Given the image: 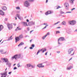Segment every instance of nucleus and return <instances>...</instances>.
<instances>
[{
    "label": "nucleus",
    "mask_w": 77,
    "mask_h": 77,
    "mask_svg": "<svg viewBox=\"0 0 77 77\" xmlns=\"http://www.w3.org/2000/svg\"><path fill=\"white\" fill-rule=\"evenodd\" d=\"M2 60L5 61V62H7L6 65H8V66L10 67L11 66V63H9V62L8 61V59L7 58H3Z\"/></svg>",
    "instance_id": "nucleus-1"
},
{
    "label": "nucleus",
    "mask_w": 77,
    "mask_h": 77,
    "mask_svg": "<svg viewBox=\"0 0 77 77\" xmlns=\"http://www.w3.org/2000/svg\"><path fill=\"white\" fill-rule=\"evenodd\" d=\"M24 6L25 7H29L30 6V3L28 1H26L24 2Z\"/></svg>",
    "instance_id": "nucleus-2"
},
{
    "label": "nucleus",
    "mask_w": 77,
    "mask_h": 77,
    "mask_svg": "<svg viewBox=\"0 0 77 77\" xmlns=\"http://www.w3.org/2000/svg\"><path fill=\"white\" fill-rule=\"evenodd\" d=\"M69 24L72 26H73L76 24V21L75 20L70 21L69 22Z\"/></svg>",
    "instance_id": "nucleus-3"
},
{
    "label": "nucleus",
    "mask_w": 77,
    "mask_h": 77,
    "mask_svg": "<svg viewBox=\"0 0 77 77\" xmlns=\"http://www.w3.org/2000/svg\"><path fill=\"white\" fill-rule=\"evenodd\" d=\"M65 40V38L64 37H60V38H59L58 40V42L59 44H60V45H61V44H62L60 43L59 42V41H63Z\"/></svg>",
    "instance_id": "nucleus-4"
},
{
    "label": "nucleus",
    "mask_w": 77,
    "mask_h": 77,
    "mask_svg": "<svg viewBox=\"0 0 77 77\" xmlns=\"http://www.w3.org/2000/svg\"><path fill=\"white\" fill-rule=\"evenodd\" d=\"M73 51H74V49L72 48L69 49L68 51V54H71L72 53Z\"/></svg>",
    "instance_id": "nucleus-5"
},
{
    "label": "nucleus",
    "mask_w": 77,
    "mask_h": 77,
    "mask_svg": "<svg viewBox=\"0 0 77 77\" xmlns=\"http://www.w3.org/2000/svg\"><path fill=\"white\" fill-rule=\"evenodd\" d=\"M0 74L1 75V77H6V76H7V72H5L3 73H0Z\"/></svg>",
    "instance_id": "nucleus-6"
},
{
    "label": "nucleus",
    "mask_w": 77,
    "mask_h": 77,
    "mask_svg": "<svg viewBox=\"0 0 77 77\" xmlns=\"http://www.w3.org/2000/svg\"><path fill=\"white\" fill-rule=\"evenodd\" d=\"M7 27L8 28L9 30H11L13 28L12 25V24L8 23L7 24Z\"/></svg>",
    "instance_id": "nucleus-7"
},
{
    "label": "nucleus",
    "mask_w": 77,
    "mask_h": 77,
    "mask_svg": "<svg viewBox=\"0 0 77 77\" xmlns=\"http://www.w3.org/2000/svg\"><path fill=\"white\" fill-rule=\"evenodd\" d=\"M35 21H31L29 22L28 23V26H33L35 25Z\"/></svg>",
    "instance_id": "nucleus-8"
},
{
    "label": "nucleus",
    "mask_w": 77,
    "mask_h": 77,
    "mask_svg": "<svg viewBox=\"0 0 77 77\" xmlns=\"http://www.w3.org/2000/svg\"><path fill=\"white\" fill-rule=\"evenodd\" d=\"M64 6L66 8V9L68 10L69 8V4L67 3H64Z\"/></svg>",
    "instance_id": "nucleus-9"
},
{
    "label": "nucleus",
    "mask_w": 77,
    "mask_h": 77,
    "mask_svg": "<svg viewBox=\"0 0 77 77\" xmlns=\"http://www.w3.org/2000/svg\"><path fill=\"white\" fill-rule=\"evenodd\" d=\"M22 24H23V25L26 27V26H29V25L27 24V22H21Z\"/></svg>",
    "instance_id": "nucleus-10"
},
{
    "label": "nucleus",
    "mask_w": 77,
    "mask_h": 77,
    "mask_svg": "<svg viewBox=\"0 0 77 77\" xmlns=\"http://www.w3.org/2000/svg\"><path fill=\"white\" fill-rule=\"evenodd\" d=\"M20 36L16 37L15 38V42L16 43H17V42H18L20 40V38H19Z\"/></svg>",
    "instance_id": "nucleus-11"
},
{
    "label": "nucleus",
    "mask_w": 77,
    "mask_h": 77,
    "mask_svg": "<svg viewBox=\"0 0 77 77\" xmlns=\"http://www.w3.org/2000/svg\"><path fill=\"white\" fill-rule=\"evenodd\" d=\"M52 13V12H51V11H48L45 13V15H48V14H51Z\"/></svg>",
    "instance_id": "nucleus-12"
},
{
    "label": "nucleus",
    "mask_w": 77,
    "mask_h": 77,
    "mask_svg": "<svg viewBox=\"0 0 77 77\" xmlns=\"http://www.w3.org/2000/svg\"><path fill=\"white\" fill-rule=\"evenodd\" d=\"M2 8L3 11H6L7 10V8L5 6H3Z\"/></svg>",
    "instance_id": "nucleus-13"
},
{
    "label": "nucleus",
    "mask_w": 77,
    "mask_h": 77,
    "mask_svg": "<svg viewBox=\"0 0 77 77\" xmlns=\"http://www.w3.org/2000/svg\"><path fill=\"white\" fill-rule=\"evenodd\" d=\"M5 14V13L2 10H0V15H3Z\"/></svg>",
    "instance_id": "nucleus-14"
},
{
    "label": "nucleus",
    "mask_w": 77,
    "mask_h": 77,
    "mask_svg": "<svg viewBox=\"0 0 77 77\" xmlns=\"http://www.w3.org/2000/svg\"><path fill=\"white\" fill-rule=\"evenodd\" d=\"M73 68V67H72V66H70V67H68L67 69V70H70V69H71V68Z\"/></svg>",
    "instance_id": "nucleus-15"
},
{
    "label": "nucleus",
    "mask_w": 77,
    "mask_h": 77,
    "mask_svg": "<svg viewBox=\"0 0 77 77\" xmlns=\"http://www.w3.org/2000/svg\"><path fill=\"white\" fill-rule=\"evenodd\" d=\"M37 66L39 67V68H44V66H43L42 67L41 66V64L37 65Z\"/></svg>",
    "instance_id": "nucleus-16"
},
{
    "label": "nucleus",
    "mask_w": 77,
    "mask_h": 77,
    "mask_svg": "<svg viewBox=\"0 0 77 77\" xmlns=\"http://www.w3.org/2000/svg\"><path fill=\"white\" fill-rule=\"evenodd\" d=\"M23 55L22 54H20V59H23Z\"/></svg>",
    "instance_id": "nucleus-17"
},
{
    "label": "nucleus",
    "mask_w": 77,
    "mask_h": 77,
    "mask_svg": "<svg viewBox=\"0 0 77 77\" xmlns=\"http://www.w3.org/2000/svg\"><path fill=\"white\" fill-rule=\"evenodd\" d=\"M16 55V59H18L19 58H20V54H18L15 55Z\"/></svg>",
    "instance_id": "nucleus-18"
},
{
    "label": "nucleus",
    "mask_w": 77,
    "mask_h": 77,
    "mask_svg": "<svg viewBox=\"0 0 77 77\" xmlns=\"http://www.w3.org/2000/svg\"><path fill=\"white\" fill-rule=\"evenodd\" d=\"M75 0H69V2L70 3H72V4H73L74 3V1Z\"/></svg>",
    "instance_id": "nucleus-19"
},
{
    "label": "nucleus",
    "mask_w": 77,
    "mask_h": 77,
    "mask_svg": "<svg viewBox=\"0 0 77 77\" xmlns=\"http://www.w3.org/2000/svg\"><path fill=\"white\" fill-rule=\"evenodd\" d=\"M16 56L15 55L14 56H13L12 57V59H15L16 60H17V58H16Z\"/></svg>",
    "instance_id": "nucleus-20"
},
{
    "label": "nucleus",
    "mask_w": 77,
    "mask_h": 77,
    "mask_svg": "<svg viewBox=\"0 0 77 77\" xmlns=\"http://www.w3.org/2000/svg\"><path fill=\"white\" fill-rule=\"evenodd\" d=\"M31 66V64L29 63L26 64V66L28 68H30V67Z\"/></svg>",
    "instance_id": "nucleus-21"
},
{
    "label": "nucleus",
    "mask_w": 77,
    "mask_h": 77,
    "mask_svg": "<svg viewBox=\"0 0 77 77\" xmlns=\"http://www.w3.org/2000/svg\"><path fill=\"white\" fill-rule=\"evenodd\" d=\"M46 37H47V35H44V36H43L42 37V39H43V40H44V39H45V38Z\"/></svg>",
    "instance_id": "nucleus-22"
},
{
    "label": "nucleus",
    "mask_w": 77,
    "mask_h": 77,
    "mask_svg": "<svg viewBox=\"0 0 77 77\" xmlns=\"http://www.w3.org/2000/svg\"><path fill=\"white\" fill-rule=\"evenodd\" d=\"M16 17H17L19 19H20V14H17L16 15Z\"/></svg>",
    "instance_id": "nucleus-23"
},
{
    "label": "nucleus",
    "mask_w": 77,
    "mask_h": 77,
    "mask_svg": "<svg viewBox=\"0 0 77 77\" xmlns=\"http://www.w3.org/2000/svg\"><path fill=\"white\" fill-rule=\"evenodd\" d=\"M22 38H23V35L21 34L20 35V39H22Z\"/></svg>",
    "instance_id": "nucleus-24"
},
{
    "label": "nucleus",
    "mask_w": 77,
    "mask_h": 77,
    "mask_svg": "<svg viewBox=\"0 0 77 77\" xmlns=\"http://www.w3.org/2000/svg\"><path fill=\"white\" fill-rule=\"evenodd\" d=\"M11 37H12V36H11L8 40L7 41H10V40H11L12 39V38H11Z\"/></svg>",
    "instance_id": "nucleus-25"
},
{
    "label": "nucleus",
    "mask_w": 77,
    "mask_h": 77,
    "mask_svg": "<svg viewBox=\"0 0 77 77\" xmlns=\"http://www.w3.org/2000/svg\"><path fill=\"white\" fill-rule=\"evenodd\" d=\"M62 24H63V25H66V23L64 21L62 22Z\"/></svg>",
    "instance_id": "nucleus-26"
},
{
    "label": "nucleus",
    "mask_w": 77,
    "mask_h": 77,
    "mask_svg": "<svg viewBox=\"0 0 77 77\" xmlns=\"http://www.w3.org/2000/svg\"><path fill=\"white\" fill-rule=\"evenodd\" d=\"M24 43L21 42L20 44V45H24Z\"/></svg>",
    "instance_id": "nucleus-27"
},
{
    "label": "nucleus",
    "mask_w": 77,
    "mask_h": 77,
    "mask_svg": "<svg viewBox=\"0 0 77 77\" xmlns=\"http://www.w3.org/2000/svg\"><path fill=\"white\" fill-rule=\"evenodd\" d=\"M16 8L17 10H19V9H20V7L18 6L16 7Z\"/></svg>",
    "instance_id": "nucleus-28"
},
{
    "label": "nucleus",
    "mask_w": 77,
    "mask_h": 77,
    "mask_svg": "<svg viewBox=\"0 0 77 77\" xmlns=\"http://www.w3.org/2000/svg\"><path fill=\"white\" fill-rule=\"evenodd\" d=\"M47 66H49V65H51V63H48L46 64Z\"/></svg>",
    "instance_id": "nucleus-29"
},
{
    "label": "nucleus",
    "mask_w": 77,
    "mask_h": 77,
    "mask_svg": "<svg viewBox=\"0 0 77 77\" xmlns=\"http://www.w3.org/2000/svg\"><path fill=\"white\" fill-rule=\"evenodd\" d=\"M23 17H22V16L20 17V20H23Z\"/></svg>",
    "instance_id": "nucleus-30"
},
{
    "label": "nucleus",
    "mask_w": 77,
    "mask_h": 77,
    "mask_svg": "<svg viewBox=\"0 0 77 77\" xmlns=\"http://www.w3.org/2000/svg\"><path fill=\"white\" fill-rule=\"evenodd\" d=\"M0 27L1 29L2 30L3 28V26L2 25H1L0 26Z\"/></svg>",
    "instance_id": "nucleus-31"
},
{
    "label": "nucleus",
    "mask_w": 77,
    "mask_h": 77,
    "mask_svg": "<svg viewBox=\"0 0 77 77\" xmlns=\"http://www.w3.org/2000/svg\"><path fill=\"white\" fill-rule=\"evenodd\" d=\"M40 50H39L37 53V54H36L37 55H38L39 54V53H40Z\"/></svg>",
    "instance_id": "nucleus-32"
},
{
    "label": "nucleus",
    "mask_w": 77,
    "mask_h": 77,
    "mask_svg": "<svg viewBox=\"0 0 77 77\" xmlns=\"http://www.w3.org/2000/svg\"><path fill=\"white\" fill-rule=\"evenodd\" d=\"M60 23V21H59L57 23H54V25H53L52 26H54V25H56V24H58V23Z\"/></svg>",
    "instance_id": "nucleus-33"
},
{
    "label": "nucleus",
    "mask_w": 77,
    "mask_h": 77,
    "mask_svg": "<svg viewBox=\"0 0 77 77\" xmlns=\"http://www.w3.org/2000/svg\"><path fill=\"white\" fill-rule=\"evenodd\" d=\"M30 67H31L32 68H35V66L31 64Z\"/></svg>",
    "instance_id": "nucleus-34"
},
{
    "label": "nucleus",
    "mask_w": 77,
    "mask_h": 77,
    "mask_svg": "<svg viewBox=\"0 0 77 77\" xmlns=\"http://www.w3.org/2000/svg\"><path fill=\"white\" fill-rule=\"evenodd\" d=\"M60 14H62L65 13H64V12H63V11H60Z\"/></svg>",
    "instance_id": "nucleus-35"
},
{
    "label": "nucleus",
    "mask_w": 77,
    "mask_h": 77,
    "mask_svg": "<svg viewBox=\"0 0 77 77\" xmlns=\"http://www.w3.org/2000/svg\"><path fill=\"white\" fill-rule=\"evenodd\" d=\"M60 31H56V34H58V33H60Z\"/></svg>",
    "instance_id": "nucleus-36"
},
{
    "label": "nucleus",
    "mask_w": 77,
    "mask_h": 77,
    "mask_svg": "<svg viewBox=\"0 0 77 77\" xmlns=\"http://www.w3.org/2000/svg\"><path fill=\"white\" fill-rule=\"evenodd\" d=\"M50 35V32H48L47 33V34H46L45 35H46V36L48 35Z\"/></svg>",
    "instance_id": "nucleus-37"
},
{
    "label": "nucleus",
    "mask_w": 77,
    "mask_h": 77,
    "mask_svg": "<svg viewBox=\"0 0 77 77\" xmlns=\"http://www.w3.org/2000/svg\"><path fill=\"white\" fill-rule=\"evenodd\" d=\"M59 8H60V6H57V8H56V9H58Z\"/></svg>",
    "instance_id": "nucleus-38"
},
{
    "label": "nucleus",
    "mask_w": 77,
    "mask_h": 77,
    "mask_svg": "<svg viewBox=\"0 0 77 77\" xmlns=\"http://www.w3.org/2000/svg\"><path fill=\"white\" fill-rule=\"evenodd\" d=\"M19 28H18V27H17V29H15V31H17V30H19Z\"/></svg>",
    "instance_id": "nucleus-39"
},
{
    "label": "nucleus",
    "mask_w": 77,
    "mask_h": 77,
    "mask_svg": "<svg viewBox=\"0 0 77 77\" xmlns=\"http://www.w3.org/2000/svg\"><path fill=\"white\" fill-rule=\"evenodd\" d=\"M17 66L18 68H19L20 67V63H19L17 64Z\"/></svg>",
    "instance_id": "nucleus-40"
},
{
    "label": "nucleus",
    "mask_w": 77,
    "mask_h": 77,
    "mask_svg": "<svg viewBox=\"0 0 77 77\" xmlns=\"http://www.w3.org/2000/svg\"><path fill=\"white\" fill-rule=\"evenodd\" d=\"M32 47H33V48L35 47V45H34V44H32Z\"/></svg>",
    "instance_id": "nucleus-41"
},
{
    "label": "nucleus",
    "mask_w": 77,
    "mask_h": 77,
    "mask_svg": "<svg viewBox=\"0 0 77 77\" xmlns=\"http://www.w3.org/2000/svg\"><path fill=\"white\" fill-rule=\"evenodd\" d=\"M27 30H28V31H29V30H30L29 27H28L27 28Z\"/></svg>",
    "instance_id": "nucleus-42"
},
{
    "label": "nucleus",
    "mask_w": 77,
    "mask_h": 77,
    "mask_svg": "<svg viewBox=\"0 0 77 77\" xmlns=\"http://www.w3.org/2000/svg\"><path fill=\"white\" fill-rule=\"evenodd\" d=\"M17 69V67H15L14 69H13L14 70H15V69Z\"/></svg>",
    "instance_id": "nucleus-43"
},
{
    "label": "nucleus",
    "mask_w": 77,
    "mask_h": 77,
    "mask_svg": "<svg viewBox=\"0 0 77 77\" xmlns=\"http://www.w3.org/2000/svg\"><path fill=\"white\" fill-rule=\"evenodd\" d=\"M74 52H73L72 54H71V56H73V55H74Z\"/></svg>",
    "instance_id": "nucleus-44"
},
{
    "label": "nucleus",
    "mask_w": 77,
    "mask_h": 77,
    "mask_svg": "<svg viewBox=\"0 0 77 77\" xmlns=\"http://www.w3.org/2000/svg\"><path fill=\"white\" fill-rule=\"evenodd\" d=\"M43 50L44 51H47V49L46 48H43Z\"/></svg>",
    "instance_id": "nucleus-45"
},
{
    "label": "nucleus",
    "mask_w": 77,
    "mask_h": 77,
    "mask_svg": "<svg viewBox=\"0 0 77 77\" xmlns=\"http://www.w3.org/2000/svg\"><path fill=\"white\" fill-rule=\"evenodd\" d=\"M47 62H48L47 61H45V62L43 63H43H43H47Z\"/></svg>",
    "instance_id": "nucleus-46"
},
{
    "label": "nucleus",
    "mask_w": 77,
    "mask_h": 77,
    "mask_svg": "<svg viewBox=\"0 0 77 77\" xmlns=\"http://www.w3.org/2000/svg\"><path fill=\"white\" fill-rule=\"evenodd\" d=\"M66 14H68V13H71V11H69V12H66Z\"/></svg>",
    "instance_id": "nucleus-47"
},
{
    "label": "nucleus",
    "mask_w": 77,
    "mask_h": 77,
    "mask_svg": "<svg viewBox=\"0 0 77 77\" xmlns=\"http://www.w3.org/2000/svg\"><path fill=\"white\" fill-rule=\"evenodd\" d=\"M43 49H44V48H42L41 50H40V51H42L43 50Z\"/></svg>",
    "instance_id": "nucleus-48"
},
{
    "label": "nucleus",
    "mask_w": 77,
    "mask_h": 77,
    "mask_svg": "<svg viewBox=\"0 0 77 77\" xmlns=\"http://www.w3.org/2000/svg\"><path fill=\"white\" fill-rule=\"evenodd\" d=\"M6 53V51H5V52H3V53H1L2 54H5Z\"/></svg>",
    "instance_id": "nucleus-49"
},
{
    "label": "nucleus",
    "mask_w": 77,
    "mask_h": 77,
    "mask_svg": "<svg viewBox=\"0 0 77 77\" xmlns=\"http://www.w3.org/2000/svg\"><path fill=\"white\" fill-rule=\"evenodd\" d=\"M5 21H7L8 20V18H5Z\"/></svg>",
    "instance_id": "nucleus-50"
},
{
    "label": "nucleus",
    "mask_w": 77,
    "mask_h": 77,
    "mask_svg": "<svg viewBox=\"0 0 77 77\" xmlns=\"http://www.w3.org/2000/svg\"><path fill=\"white\" fill-rule=\"evenodd\" d=\"M12 73V72H8V74H11Z\"/></svg>",
    "instance_id": "nucleus-51"
},
{
    "label": "nucleus",
    "mask_w": 77,
    "mask_h": 77,
    "mask_svg": "<svg viewBox=\"0 0 77 77\" xmlns=\"http://www.w3.org/2000/svg\"><path fill=\"white\" fill-rule=\"evenodd\" d=\"M75 9V8H73L71 10V11H73V10H74V9Z\"/></svg>",
    "instance_id": "nucleus-52"
},
{
    "label": "nucleus",
    "mask_w": 77,
    "mask_h": 77,
    "mask_svg": "<svg viewBox=\"0 0 77 77\" xmlns=\"http://www.w3.org/2000/svg\"><path fill=\"white\" fill-rule=\"evenodd\" d=\"M47 27V26H45V27H44L42 29V30H43V29H45V28H46Z\"/></svg>",
    "instance_id": "nucleus-53"
},
{
    "label": "nucleus",
    "mask_w": 77,
    "mask_h": 77,
    "mask_svg": "<svg viewBox=\"0 0 77 77\" xmlns=\"http://www.w3.org/2000/svg\"><path fill=\"white\" fill-rule=\"evenodd\" d=\"M3 50H0V52H3Z\"/></svg>",
    "instance_id": "nucleus-54"
},
{
    "label": "nucleus",
    "mask_w": 77,
    "mask_h": 77,
    "mask_svg": "<svg viewBox=\"0 0 77 77\" xmlns=\"http://www.w3.org/2000/svg\"><path fill=\"white\" fill-rule=\"evenodd\" d=\"M30 49H33V47H31L29 48Z\"/></svg>",
    "instance_id": "nucleus-55"
},
{
    "label": "nucleus",
    "mask_w": 77,
    "mask_h": 77,
    "mask_svg": "<svg viewBox=\"0 0 77 77\" xmlns=\"http://www.w3.org/2000/svg\"><path fill=\"white\" fill-rule=\"evenodd\" d=\"M48 53V52H47L46 53H45V55L46 56V55H47V53Z\"/></svg>",
    "instance_id": "nucleus-56"
},
{
    "label": "nucleus",
    "mask_w": 77,
    "mask_h": 77,
    "mask_svg": "<svg viewBox=\"0 0 77 77\" xmlns=\"http://www.w3.org/2000/svg\"><path fill=\"white\" fill-rule=\"evenodd\" d=\"M57 29H60V27H57Z\"/></svg>",
    "instance_id": "nucleus-57"
},
{
    "label": "nucleus",
    "mask_w": 77,
    "mask_h": 77,
    "mask_svg": "<svg viewBox=\"0 0 77 77\" xmlns=\"http://www.w3.org/2000/svg\"><path fill=\"white\" fill-rule=\"evenodd\" d=\"M26 21L27 22H29V20L28 19H27L26 20Z\"/></svg>",
    "instance_id": "nucleus-58"
},
{
    "label": "nucleus",
    "mask_w": 77,
    "mask_h": 77,
    "mask_svg": "<svg viewBox=\"0 0 77 77\" xmlns=\"http://www.w3.org/2000/svg\"><path fill=\"white\" fill-rule=\"evenodd\" d=\"M43 64V63H41V66H42H42H42V64Z\"/></svg>",
    "instance_id": "nucleus-59"
},
{
    "label": "nucleus",
    "mask_w": 77,
    "mask_h": 77,
    "mask_svg": "<svg viewBox=\"0 0 77 77\" xmlns=\"http://www.w3.org/2000/svg\"><path fill=\"white\" fill-rule=\"evenodd\" d=\"M46 27H47V26H48V25L47 23H46Z\"/></svg>",
    "instance_id": "nucleus-60"
},
{
    "label": "nucleus",
    "mask_w": 77,
    "mask_h": 77,
    "mask_svg": "<svg viewBox=\"0 0 77 77\" xmlns=\"http://www.w3.org/2000/svg\"><path fill=\"white\" fill-rule=\"evenodd\" d=\"M47 24V23H45L43 24L44 25H45V26H46V24Z\"/></svg>",
    "instance_id": "nucleus-61"
},
{
    "label": "nucleus",
    "mask_w": 77,
    "mask_h": 77,
    "mask_svg": "<svg viewBox=\"0 0 77 77\" xmlns=\"http://www.w3.org/2000/svg\"><path fill=\"white\" fill-rule=\"evenodd\" d=\"M72 59V58H71L69 60V61H70L71 59Z\"/></svg>",
    "instance_id": "nucleus-62"
},
{
    "label": "nucleus",
    "mask_w": 77,
    "mask_h": 77,
    "mask_svg": "<svg viewBox=\"0 0 77 77\" xmlns=\"http://www.w3.org/2000/svg\"><path fill=\"white\" fill-rule=\"evenodd\" d=\"M48 2V0H46V3H47Z\"/></svg>",
    "instance_id": "nucleus-63"
},
{
    "label": "nucleus",
    "mask_w": 77,
    "mask_h": 77,
    "mask_svg": "<svg viewBox=\"0 0 77 77\" xmlns=\"http://www.w3.org/2000/svg\"><path fill=\"white\" fill-rule=\"evenodd\" d=\"M13 24L14 25V26L16 25V23H14Z\"/></svg>",
    "instance_id": "nucleus-64"
}]
</instances>
